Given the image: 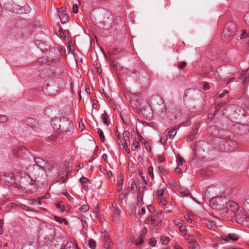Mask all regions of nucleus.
Here are the masks:
<instances>
[{"mask_svg": "<svg viewBox=\"0 0 249 249\" xmlns=\"http://www.w3.org/2000/svg\"><path fill=\"white\" fill-rule=\"evenodd\" d=\"M210 205L214 209L218 210L227 209L231 212L238 208L237 204L231 201H229L227 203L226 199L223 197L212 198L210 201Z\"/></svg>", "mask_w": 249, "mask_h": 249, "instance_id": "1", "label": "nucleus"}, {"mask_svg": "<svg viewBox=\"0 0 249 249\" xmlns=\"http://www.w3.org/2000/svg\"><path fill=\"white\" fill-rule=\"evenodd\" d=\"M236 221L244 226L249 227V213H248L245 210L241 211L235 217Z\"/></svg>", "mask_w": 249, "mask_h": 249, "instance_id": "2", "label": "nucleus"}, {"mask_svg": "<svg viewBox=\"0 0 249 249\" xmlns=\"http://www.w3.org/2000/svg\"><path fill=\"white\" fill-rule=\"evenodd\" d=\"M111 209L112 212V216L113 220H118L119 219L120 214L119 204L116 202H113L112 203Z\"/></svg>", "mask_w": 249, "mask_h": 249, "instance_id": "3", "label": "nucleus"}, {"mask_svg": "<svg viewBox=\"0 0 249 249\" xmlns=\"http://www.w3.org/2000/svg\"><path fill=\"white\" fill-rule=\"evenodd\" d=\"M66 8L62 7L58 10V15L59 17L61 22L62 24L66 23L69 20L68 15L65 12Z\"/></svg>", "mask_w": 249, "mask_h": 249, "instance_id": "4", "label": "nucleus"}, {"mask_svg": "<svg viewBox=\"0 0 249 249\" xmlns=\"http://www.w3.org/2000/svg\"><path fill=\"white\" fill-rule=\"evenodd\" d=\"M239 237L238 235L235 233H229L227 235H222L221 236V239L225 241V242L232 241H236L238 240Z\"/></svg>", "mask_w": 249, "mask_h": 249, "instance_id": "5", "label": "nucleus"}, {"mask_svg": "<svg viewBox=\"0 0 249 249\" xmlns=\"http://www.w3.org/2000/svg\"><path fill=\"white\" fill-rule=\"evenodd\" d=\"M131 140L132 142L129 144L130 145L131 149L133 151H136L140 150L141 147L139 141L136 138H133V137H131Z\"/></svg>", "mask_w": 249, "mask_h": 249, "instance_id": "6", "label": "nucleus"}, {"mask_svg": "<svg viewBox=\"0 0 249 249\" xmlns=\"http://www.w3.org/2000/svg\"><path fill=\"white\" fill-rule=\"evenodd\" d=\"M157 171L158 172L160 177L162 179H163V177L164 176H166V178L168 177V170L165 168L164 166L159 165L158 167Z\"/></svg>", "mask_w": 249, "mask_h": 249, "instance_id": "7", "label": "nucleus"}, {"mask_svg": "<svg viewBox=\"0 0 249 249\" xmlns=\"http://www.w3.org/2000/svg\"><path fill=\"white\" fill-rule=\"evenodd\" d=\"M143 191H141V190H139V192L137 195V205L138 207H141L144 204L143 200Z\"/></svg>", "mask_w": 249, "mask_h": 249, "instance_id": "8", "label": "nucleus"}, {"mask_svg": "<svg viewBox=\"0 0 249 249\" xmlns=\"http://www.w3.org/2000/svg\"><path fill=\"white\" fill-rule=\"evenodd\" d=\"M178 129V128L177 127L168 128L166 130L165 133H167L166 135H168L170 139H173L176 136Z\"/></svg>", "mask_w": 249, "mask_h": 249, "instance_id": "9", "label": "nucleus"}, {"mask_svg": "<svg viewBox=\"0 0 249 249\" xmlns=\"http://www.w3.org/2000/svg\"><path fill=\"white\" fill-rule=\"evenodd\" d=\"M188 248L189 249H200L199 244L196 242L194 238L191 239L190 242H188Z\"/></svg>", "mask_w": 249, "mask_h": 249, "instance_id": "10", "label": "nucleus"}, {"mask_svg": "<svg viewBox=\"0 0 249 249\" xmlns=\"http://www.w3.org/2000/svg\"><path fill=\"white\" fill-rule=\"evenodd\" d=\"M34 161L37 166L41 168L45 167L46 164V161L39 157L34 158Z\"/></svg>", "mask_w": 249, "mask_h": 249, "instance_id": "11", "label": "nucleus"}, {"mask_svg": "<svg viewBox=\"0 0 249 249\" xmlns=\"http://www.w3.org/2000/svg\"><path fill=\"white\" fill-rule=\"evenodd\" d=\"M194 215L193 214L191 213H186L184 214V217L186 220V221L190 223L194 224L195 222L194 219Z\"/></svg>", "mask_w": 249, "mask_h": 249, "instance_id": "12", "label": "nucleus"}, {"mask_svg": "<svg viewBox=\"0 0 249 249\" xmlns=\"http://www.w3.org/2000/svg\"><path fill=\"white\" fill-rule=\"evenodd\" d=\"M144 223L146 224L155 225L156 224V220L153 215H150L145 219Z\"/></svg>", "mask_w": 249, "mask_h": 249, "instance_id": "13", "label": "nucleus"}, {"mask_svg": "<svg viewBox=\"0 0 249 249\" xmlns=\"http://www.w3.org/2000/svg\"><path fill=\"white\" fill-rule=\"evenodd\" d=\"M101 119L103 121V123L105 124H106L107 125H109V123H110V119H109L108 115L105 111H104V113L103 114H102Z\"/></svg>", "mask_w": 249, "mask_h": 249, "instance_id": "14", "label": "nucleus"}, {"mask_svg": "<svg viewBox=\"0 0 249 249\" xmlns=\"http://www.w3.org/2000/svg\"><path fill=\"white\" fill-rule=\"evenodd\" d=\"M123 182H124V176L122 174H120V176L118 177V182L117 184V189L118 191H120L123 185Z\"/></svg>", "mask_w": 249, "mask_h": 249, "instance_id": "15", "label": "nucleus"}, {"mask_svg": "<svg viewBox=\"0 0 249 249\" xmlns=\"http://www.w3.org/2000/svg\"><path fill=\"white\" fill-rule=\"evenodd\" d=\"M53 219L55 221L59 224L64 223L65 225H67L68 224L67 220L64 218L57 216L56 215H54Z\"/></svg>", "mask_w": 249, "mask_h": 249, "instance_id": "16", "label": "nucleus"}, {"mask_svg": "<svg viewBox=\"0 0 249 249\" xmlns=\"http://www.w3.org/2000/svg\"><path fill=\"white\" fill-rule=\"evenodd\" d=\"M198 128L196 127L195 129L193 130L192 132L188 136L187 140L192 141L196 138V135L198 133Z\"/></svg>", "mask_w": 249, "mask_h": 249, "instance_id": "17", "label": "nucleus"}, {"mask_svg": "<svg viewBox=\"0 0 249 249\" xmlns=\"http://www.w3.org/2000/svg\"><path fill=\"white\" fill-rule=\"evenodd\" d=\"M55 206L57 209L58 211H59L60 213H63L65 210V206L64 204L61 202H58L55 203Z\"/></svg>", "mask_w": 249, "mask_h": 249, "instance_id": "18", "label": "nucleus"}, {"mask_svg": "<svg viewBox=\"0 0 249 249\" xmlns=\"http://www.w3.org/2000/svg\"><path fill=\"white\" fill-rule=\"evenodd\" d=\"M165 188H159L156 192L158 198L164 196Z\"/></svg>", "mask_w": 249, "mask_h": 249, "instance_id": "19", "label": "nucleus"}, {"mask_svg": "<svg viewBox=\"0 0 249 249\" xmlns=\"http://www.w3.org/2000/svg\"><path fill=\"white\" fill-rule=\"evenodd\" d=\"M240 79H243V83L246 84L249 81V77L247 75V72L244 71L240 78Z\"/></svg>", "mask_w": 249, "mask_h": 249, "instance_id": "20", "label": "nucleus"}, {"mask_svg": "<svg viewBox=\"0 0 249 249\" xmlns=\"http://www.w3.org/2000/svg\"><path fill=\"white\" fill-rule=\"evenodd\" d=\"M104 242L105 244L106 248L108 249L111 248L113 246L114 244L111 239H110V238L107 239V240H105V241H104Z\"/></svg>", "mask_w": 249, "mask_h": 249, "instance_id": "21", "label": "nucleus"}, {"mask_svg": "<svg viewBox=\"0 0 249 249\" xmlns=\"http://www.w3.org/2000/svg\"><path fill=\"white\" fill-rule=\"evenodd\" d=\"M25 123L33 127L36 124V121L32 118H28L25 121Z\"/></svg>", "mask_w": 249, "mask_h": 249, "instance_id": "22", "label": "nucleus"}, {"mask_svg": "<svg viewBox=\"0 0 249 249\" xmlns=\"http://www.w3.org/2000/svg\"><path fill=\"white\" fill-rule=\"evenodd\" d=\"M101 238L102 241L104 242L105 240H107L109 238V237L107 232L105 231H101Z\"/></svg>", "mask_w": 249, "mask_h": 249, "instance_id": "23", "label": "nucleus"}, {"mask_svg": "<svg viewBox=\"0 0 249 249\" xmlns=\"http://www.w3.org/2000/svg\"><path fill=\"white\" fill-rule=\"evenodd\" d=\"M90 100L92 101V106L93 108L95 109L96 110H98V102L97 100L94 99L93 96H91Z\"/></svg>", "mask_w": 249, "mask_h": 249, "instance_id": "24", "label": "nucleus"}, {"mask_svg": "<svg viewBox=\"0 0 249 249\" xmlns=\"http://www.w3.org/2000/svg\"><path fill=\"white\" fill-rule=\"evenodd\" d=\"M178 193L183 196H188L189 194V191L184 188H180Z\"/></svg>", "mask_w": 249, "mask_h": 249, "instance_id": "25", "label": "nucleus"}, {"mask_svg": "<svg viewBox=\"0 0 249 249\" xmlns=\"http://www.w3.org/2000/svg\"><path fill=\"white\" fill-rule=\"evenodd\" d=\"M147 173L151 178L153 180L154 178V168L152 166H150L147 169Z\"/></svg>", "mask_w": 249, "mask_h": 249, "instance_id": "26", "label": "nucleus"}, {"mask_svg": "<svg viewBox=\"0 0 249 249\" xmlns=\"http://www.w3.org/2000/svg\"><path fill=\"white\" fill-rule=\"evenodd\" d=\"M97 133L99 135V138L100 139L101 141L102 142H104L105 141V137L104 136L103 131L100 128H98Z\"/></svg>", "mask_w": 249, "mask_h": 249, "instance_id": "27", "label": "nucleus"}, {"mask_svg": "<svg viewBox=\"0 0 249 249\" xmlns=\"http://www.w3.org/2000/svg\"><path fill=\"white\" fill-rule=\"evenodd\" d=\"M89 246L91 249H95L96 247V243L95 240L90 239L89 240Z\"/></svg>", "mask_w": 249, "mask_h": 249, "instance_id": "28", "label": "nucleus"}, {"mask_svg": "<svg viewBox=\"0 0 249 249\" xmlns=\"http://www.w3.org/2000/svg\"><path fill=\"white\" fill-rule=\"evenodd\" d=\"M249 37V34L247 32L246 30L243 29L241 31V34L240 36L241 39L247 38Z\"/></svg>", "mask_w": 249, "mask_h": 249, "instance_id": "29", "label": "nucleus"}, {"mask_svg": "<svg viewBox=\"0 0 249 249\" xmlns=\"http://www.w3.org/2000/svg\"><path fill=\"white\" fill-rule=\"evenodd\" d=\"M158 201L161 206H165L167 201L164 196L158 198Z\"/></svg>", "mask_w": 249, "mask_h": 249, "instance_id": "30", "label": "nucleus"}, {"mask_svg": "<svg viewBox=\"0 0 249 249\" xmlns=\"http://www.w3.org/2000/svg\"><path fill=\"white\" fill-rule=\"evenodd\" d=\"M79 210L82 213H86L89 210V206L87 204H84L82 205Z\"/></svg>", "mask_w": 249, "mask_h": 249, "instance_id": "31", "label": "nucleus"}, {"mask_svg": "<svg viewBox=\"0 0 249 249\" xmlns=\"http://www.w3.org/2000/svg\"><path fill=\"white\" fill-rule=\"evenodd\" d=\"M167 179H168V183L170 185L172 186L173 187H177L178 186L177 182L175 181V180L170 178L168 177L167 178Z\"/></svg>", "mask_w": 249, "mask_h": 249, "instance_id": "32", "label": "nucleus"}, {"mask_svg": "<svg viewBox=\"0 0 249 249\" xmlns=\"http://www.w3.org/2000/svg\"><path fill=\"white\" fill-rule=\"evenodd\" d=\"M173 221L174 225L178 227L183 224V221L179 219H174Z\"/></svg>", "mask_w": 249, "mask_h": 249, "instance_id": "33", "label": "nucleus"}, {"mask_svg": "<svg viewBox=\"0 0 249 249\" xmlns=\"http://www.w3.org/2000/svg\"><path fill=\"white\" fill-rule=\"evenodd\" d=\"M137 190V186L135 182H132L131 185V189L130 191L132 194H135L136 193Z\"/></svg>", "mask_w": 249, "mask_h": 249, "instance_id": "34", "label": "nucleus"}, {"mask_svg": "<svg viewBox=\"0 0 249 249\" xmlns=\"http://www.w3.org/2000/svg\"><path fill=\"white\" fill-rule=\"evenodd\" d=\"M157 161L159 163H162L165 161V157L163 155H158L157 156Z\"/></svg>", "mask_w": 249, "mask_h": 249, "instance_id": "35", "label": "nucleus"}, {"mask_svg": "<svg viewBox=\"0 0 249 249\" xmlns=\"http://www.w3.org/2000/svg\"><path fill=\"white\" fill-rule=\"evenodd\" d=\"M135 244L136 245H141L143 243V239L142 237V235H141L140 238L136 239L134 241Z\"/></svg>", "mask_w": 249, "mask_h": 249, "instance_id": "36", "label": "nucleus"}, {"mask_svg": "<svg viewBox=\"0 0 249 249\" xmlns=\"http://www.w3.org/2000/svg\"><path fill=\"white\" fill-rule=\"evenodd\" d=\"M184 160L182 157H181L180 156L178 155L177 157V162L178 164V165L181 166L183 164V163L184 162Z\"/></svg>", "mask_w": 249, "mask_h": 249, "instance_id": "37", "label": "nucleus"}, {"mask_svg": "<svg viewBox=\"0 0 249 249\" xmlns=\"http://www.w3.org/2000/svg\"><path fill=\"white\" fill-rule=\"evenodd\" d=\"M115 135L117 137V142L118 143V144L119 145V146H123V142L121 140V136H120L119 134V132L118 131L116 132H115Z\"/></svg>", "mask_w": 249, "mask_h": 249, "instance_id": "38", "label": "nucleus"}, {"mask_svg": "<svg viewBox=\"0 0 249 249\" xmlns=\"http://www.w3.org/2000/svg\"><path fill=\"white\" fill-rule=\"evenodd\" d=\"M170 241V239L167 236H163L161 237V243L164 245H167Z\"/></svg>", "mask_w": 249, "mask_h": 249, "instance_id": "39", "label": "nucleus"}, {"mask_svg": "<svg viewBox=\"0 0 249 249\" xmlns=\"http://www.w3.org/2000/svg\"><path fill=\"white\" fill-rule=\"evenodd\" d=\"M167 140H168V139H167V135L165 134L164 135H162L161 136L160 141L162 144L164 145L166 143Z\"/></svg>", "mask_w": 249, "mask_h": 249, "instance_id": "40", "label": "nucleus"}, {"mask_svg": "<svg viewBox=\"0 0 249 249\" xmlns=\"http://www.w3.org/2000/svg\"><path fill=\"white\" fill-rule=\"evenodd\" d=\"M79 181L81 183V184H86L87 183L90 182L88 178L84 177L80 178Z\"/></svg>", "mask_w": 249, "mask_h": 249, "instance_id": "41", "label": "nucleus"}, {"mask_svg": "<svg viewBox=\"0 0 249 249\" xmlns=\"http://www.w3.org/2000/svg\"><path fill=\"white\" fill-rule=\"evenodd\" d=\"M179 231L182 232V233L185 234L187 232V230L185 226L182 224L179 227Z\"/></svg>", "mask_w": 249, "mask_h": 249, "instance_id": "42", "label": "nucleus"}, {"mask_svg": "<svg viewBox=\"0 0 249 249\" xmlns=\"http://www.w3.org/2000/svg\"><path fill=\"white\" fill-rule=\"evenodd\" d=\"M229 92L228 90H227V89H225L223 90V91L221 93H219L217 95V97L219 98H223V97L225 96V95L227 94H228Z\"/></svg>", "mask_w": 249, "mask_h": 249, "instance_id": "43", "label": "nucleus"}, {"mask_svg": "<svg viewBox=\"0 0 249 249\" xmlns=\"http://www.w3.org/2000/svg\"><path fill=\"white\" fill-rule=\"evenodd\" d=\"M62 194L64 196H65L69 201H73V198L71 196H70L67 192H63Z\"/></svg>", "mask_w": 249, "mask_h": 249, "instance_id": "44", "label": "nucleus"}, {"mask_svg": "<svg viewBox=\"0 0 249 249\" xmlns=\"http://www.w3.org/2000/svg\"><path fill=\"white\" fill-rule=\"evenodd\" d=\"M68 179V176L66 175V177H61L59 180V182L60 183H65Z\"/></svg>", "mask_w": 249, "mask_h": 249, "instance_id": "45", "label": "nucleus"}, {"mask_svg": "<svg viewBox=\"0 0 249 249\" xmlns=\"http://www.w3.org/2000/svg\"><path fill=\"white\" fill-rule=\"evenodd\" d=\"M149 243L151 246L154 247L157 244V241L155 238H151L149 240Z\"/></svg>", "mask_w": 249, "mask_h": 249, "instance_id": "46", "label": "nucleus"}, {"mask_svg": "<svg viewBox=\"0 0 249 249\" xmlns=\"http://www.w3.org/2000/svg\"><path fill=\"white\" fill-rule=\"evenodd\" d=\"M4 224L3 220L0 219V235L3 232V225Z\"/></svg>", "mask_w": 249, "mask_h": 249, "instance_id": "47", "label": "nucleus"}, {"mask_svg": "<svg viewBox=\"0 0 249 249\" xmlns=\"http://www.w3.org/2000/svg\"><path fill=\"white\" fill-rule=\"evenodd\" d=\"M7 120V118L6 116L1 115H0V122L2 123H5Z\"/></svg>", "mask_w": 249, "mask_h": 249, "instance_id": "48", "label": "nucleus"}, {"mask_svg": "<svg viewBox=\"0 0 249 249\" xmlns=\"http://www.w3.org/2000/svg\"><path fill=\"white\" fill-rule=\"evenodd\" d=\"M244 19L246 23L249 25V12L245 15Z\"/></svg>", "mask_w": 249, "mask_h": 249, "instance_id": "49", "label": "nucleus"}, {"mask_svg": "<svg viewBox=\"0 0 249 249\" xmlns=\"http://www.w3.org/2000/svg\"><path fill=\"white\" fill-rule=\"evenodd\" d=\"M186 64L185 62H181L178 64V68L180 69H182L186 66Z\"/></svg>", "mask_w": 249, "mask_h": 249, "instance_id": "50", "label": "nucleus"}, {"mask_svg": "<svg viewBox=\"0 0 249 249\" xmlns=\"http://www.w3.org/2000/svg\"><path fill=\"white\" fill-rule=\"evenodd\" d=\"M78 10L77 5L74 4L72 6V11L74 13L76 14L77 13Z\"/></svg>", "mask_w": 249, "mask_h": 249, "instance_id": "51", "label": "nucleus"}, {"mask_svg": "<svg viewBox=\"0 0 249 249\" xmlns=\"http://www.w3.org/2000/svg\"><path fill=\"white\" fill-rule=\"evenodd\" d=\"M210 88L209 86V84L208 82H204L203 84V89H208Z\"/></svg>", "mask_w": 249, "mask_h": 249, "instance_id": "52", "label": "nucleus"}, {"mask_svg": "<svg viewBox=\"0 0 249 249\" xmlns=\"http://www.w3.org/2000/svg\"><path fill=\"white\" fill-rule=\"evenodd\" d=\"M123 137L126 138L130 137V132L127 130L124 131L123 133Z\"/></svg>", "mask_w": 249, "mask_h": 249, "instance_id": "53", "label": "nucleus"}, {"mask_svg": "<svg viewBox=\"0 0 249 249\" xmlns=\"http://www.w3.org/2000/svg\"><path fill=\"white\" fill-rule=\"evenodd\" d=\"M146 213V210L145 208L143 207L142 208L140 212H139V213L141 215H144Z\"/></svg>", "mask_w": 249, "mask_h": 249, "instance_id": "54", "label": "nucleus"}, {"mask_svg": "<svg viewBox=\"0 0 249 249\" xmlns=\"http://www.w3.org/2000/svg\"><path fill=\"white\" fill-rule=\"evenodd\" d=\"M191 121H188L186 122L185 123H183L182 125L184 126H189V125H191Z\"/></svg>", "mask_w": 249, "mask_h": 249, "instance_id": "55", "label": "nucleus"}, {"mask_svg": "<svg viewBox=\"0 0 249 249\" xmlns=\"http://www.w3.org/2000/svg\"><path fill=\"white\" fill-rule=\"evenodd\" d=\"M175 171L177 173H181V169L178 167H177L175 169Z\"/></svg>", "mask_w": 249, "mask_h": 249, "instance_id": "56", "label": "nucleus"}, {"mask_svg": "<svg viewBox=\"0 0 249 249\" xmlns=\"http://www.w3.org/2000/svg\"><path fill=\"white\" fill-rule=\"evenodd\" d=\"M81 185H82V188L85 190H88L89 187H88V185H86L85 184H81Z\"/></svg>", "mask_w": 249, "mask_h": 249, "instance_id": "57", "label": "nucleus"}, {"mask_svg": "<svg viewBox=\"0 0 249 249\" xmlns=\"http://www.w3.org/2000/svg\"><path fill=\"white\" fill-rule=\"evenodd\" d=\"M174 249H183L180 245L178 244L175 245L174 246Z\"/></svg>", "mask_w": 249, "mask_h": 249, "instance_id": "58", "label": "nucleus"}, {"mask_svg": "<svg viewBox=\"0 0 249 249\" xmlns=\"http://www.w3.org/2000/svg\"><path fill=\"white\" fill-rule=\"evenodd\" d=\"M35 202H36L38 205H41L43 203V201H41L40 198H39L37 200H36Z\"/></svg>", "mask_w": 249, "mask_h": 249, "instance_id": "59", "label": "nucleus"}, {"mask_svg": "<svg viewBox=\"0 0 249 249\" xmlns=\"http://www.w3.org/2000/svg\"><path fill=\"white\" fill-rule=\"evenodd\" d=\"M124 142H128L129 143L130 142V137H124Z\"/></svg>", "mask_w": 249, "mask_h": 249, "instance_id": "60", "label": "nucleus"}, {"mask_svg": "<svg viewBox=\"0 0 249 249\" xmlns=\"http://www.w3.org/2000/svg\"><path fill=\"white\" fill-rule=\"evenodd\" d=\"M192 148H193V150L196 152V149H197V144H194L193 146H192Z\"/></svg>", "mask_w": 249, "mask_h": 249, "instance_id": "61", "label": "nucleus"}, {"mask_svg": "<svg viewBox=\"0 0 249 249\" xmlns=\"http://www.w3.org/2000/svg\"><path fill=\"white\" fill-rule=\"evenodd\" d=\"M234 80V77L230 78L229 79V80L228 81V82L227 83V85L229 84L230 83L233 82Z\"/></svg>", "mask_w": 249, "mask_h": 249, "instance_id": "62", "label": "nucleus"}, {"mask_svg": "<svg viewBox=\"0 0 249 249\" xmlns=\"http://www.w3.org/2000/svg\"><path fill=\"white\" fill-rule=\"evenodd\" d=\"M128 142H124V144H123V146L125 148V147H128Z\"/></svg>", "mask_w": 249, "mask_h": 249, "instance_id": "63", "label": "nucleus"}, {"mask_svg": "<svg viewBox=\"0 0 249 249\" xmlns=\"http://www.w3.org/2000/svg\"><path fill=\"white\" fill-rule=\"evenodd\" d=\"M85 88H86V91L87 93H89L90 92V89H89V86L87 85V87L86 86Z\"/></svg>", "mask_w": 249, "mask_h": 249, "instance_id": "64", "label": "nucleus"}]
</instances>
